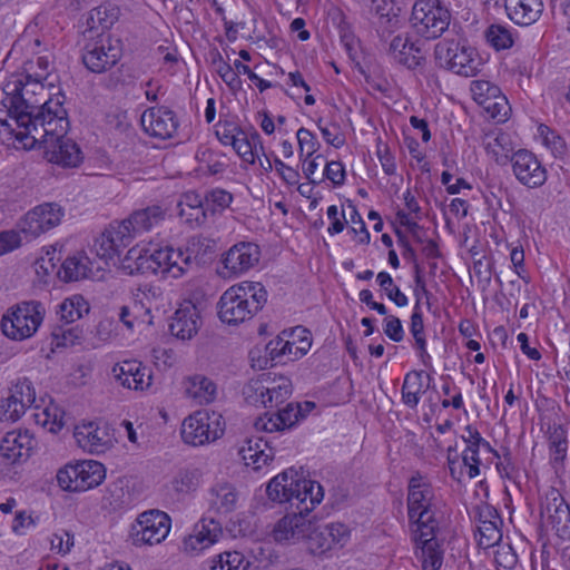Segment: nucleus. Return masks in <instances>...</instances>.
<instances>
[{
  "label": "nucleus",
  "instance_id": "1",
  "mask_svg": "<svg viewBox=\"0 0 570 570\" xmlns=\"http://www.w3.org/2000/svg\"><path fill=\"white\" fill-rule=\"evenodd\" d=\"M49 119L37 122L24 134L21 142L28 148H42L48 161L61 167H77L82 161V153L78 145L66 137L69 121L67 110L58 101L49 102Z\"/></svg>",
  "mask_w": 570,
  "mask_h": 570
},
{
  "label": "nucleus",
  "instance_id": "2",
  "mask_svg": "<svg viewBox=\"0 0 570 570\" xmlns=\"http://www.w3.org/2000/svg\"><path fill=\"white\" fill-rule=\"evenodd\" d=\"M4 98L2 105L8 110L9 119L2 121L14 132L16 138L24 140V134L33 128L39 127L37 122L48 120L49 102L58 101L63 106L62 97L57 95L53 98L41 101V99L31 92L29 88L23 86L22 76H12L3 86Z\"/></svg>",
  "mask_w": 570,
  "mask_h": 570
},
{
  "label": "nucleus",
  "instance_id": "3",
  "mask_svg": "<svg viewBox=\"0 0 570 570\" xmlns=\"http://www.w3.org/2000/svg\"><path fill=\"white\" fill-rule=\"evenodd\" d=\"M166 213V208L155 204L134 210L120 222H112L96 240L97 254L102 258L118 255L136 237L159 226L165 220Z\"/></svg>",
  "mask_w": 570,
  "mask_h": 570
},
{
  "label": "nucleus",
  "instance_id": "4",
  "mask_svg": "<svg viewBox=\"0 0 570 570\" xmlns=\"http://www.w3.org/2000/svg\"><path fill=\"white\" fill-rule=\"evenodd\" d=\"M406 507L411 533L428 535L439 530L440 501L430 481L419 472L409 480Z\"/></svg>",
  "mask_w": 570,
  "mask_h": 570
},
{
  "label": "nucleus",
  "instance_id": "5",
  "mask_svg": "<svg viewBox=\"0 0 570 570\" xmlns=\"http://www.w3.org/2000/svg\"><path fill=\"white\" fill-rule=\"evenodd\" d=\"M266 494L276 503H289L299 512H311L324 498L323 487L305 479L294 469L285 470L267 484Z\"/></svg>",
  "mask_w": 570,
  "mask_h": 570
},
{
  "label": "nucleus",
  "instance_id": "6",
  "mask_svg": "<svg viewBox=\"0 0 570 570\" xmlns=\"http://www.w3.org/2000/svg\"><path fill=\"white\" fill-rule=\"evenodd\" d=\"M267 291L258 282L244 281L227 288L218 302V317L228 325L252 320L266 304Z\"/></svg>",
  "mask_w": 570,
  "mask_h": 570
},
{
  "label": "nucleus",
  "instance_id": "7",
  "mask_svg": "<svg viewBox=\"0 0 570 570\" xmlns=\"http://www.w3.org/2000/svg\"><path fill=\"white\" fill-rule=\"evenodd\" d=\"M46 308L37 301L22 302L9 309L1 320L2 333L14 341H23L36 334L43 322Z\"/></svg>",
  "mask_w": 570,
  "mask_h": 570
},
{
  "label": "nucleus",
  "instance_id": "8",
  "mask_svg": "<svg viewBox=\"0 0 570 570\" xmlns=\"http://www.w3.org/2000/svg\"><path fill=\"white\" fill-rule=\"evenodd\" d=\"M434 56L440 67L463 77H474L482 66L475 49L454 40L438 42Z\"/></svg>",
  "mask_w": 570,
  "mask_h": 570
},
{
  "label": "nucleus",
  "instance_id": "9",
  "mask_svg": "<svg viewBox=\"0 0 570 570\" xmlns=\"http://www.w3.org/2000/svg\"><path fill=\"white\" fill-rule=\"evenodd\" d=\"M411 20L417 35L433 40L448 30L451 13L440 0H416L412 8Z\"/></svg>",
  "mask_w": 570,
  "mask_h": 570
},
{
  "label": "nucleus",
  "instance_id": "10",
  "mask_svg": "<svg viewBox=\"0 0 570 570\" xmlns=\"http://www.w3.org/2000/svg\"><path fill=\"white\" fill-rule=\"evenodd\" d=\"M82 62L92 72H104L112 68L121 57V43L109 32L86 37Z\"/></svg>",
  "mask_w": 570,
  "mask_h": 570
},
{
  "label": "nucleus",
  "instance_id": "11",
  "mask_svg": "<svg viewBox=\"0 0 570 570\" xmlns=\"http://www.w3.org/2000/svg\"><path fill=\"white\" fill-rule=\"evenodd\" d=\"M541 524L563 541L570 540V507L559 490L550 488L540 499Z\"/></svg>",
  "mask_w": 570,
  "mask_h": 570
},
{
  "label": "nucleus",
  "instance_id": "12",
  "mask_svg": "<svg viewBox=\"0 0 570 570\" xmlns=\"http://www.w3.org/2000/svg\"><path fill=\"white\" fill-rule=\"evenodd\" d=\"M222 419L216 412L196 411L183 422V440L194 446L217 440L224 433Z\"/></svg>",
  "mask_w": 570,
  "mask_h": 570
},
{
  "label": "nucleus",
  "instance_id": "13",
  "mask_svg": "<svg viewBox=\"0 0 570 570\" xmlns=\"http://www.w3.org/2000/svg\"><path fill=\"white\" fill-rule=\"evenodd\" d=\"M171 520L166 512L159 510L145 511L131 527V540L136 547L158 544L170 531Z\"/></svg>",
  "mask_w": 570,
  "mask_h": 570
},
{
  "label": "nucleus",
  "instance_id": "14",
  "mask_svg": "<svg viewBox=\"0 0 570 570\" xmlns=\"http://www.w3.org/2000/svg\"><path fill=\"white\" fill-rule=\"evenodd\" d=\"M30 27L26 32L13 43L8 53L7 59H17L20 53L27 51L31 55L22 62V67L29 77H38V79H46L49 75V67L51 61L48 56H42V41L39 38H31L29 33Z\"/></svg>",
  "mask_w": 570,
  "mask_h": 570
},
{
  "label": "nucleus",
  "instance_id": "15",
  "mask_svg": "<svg viewBox=\"0 0 570 570\" xmlns=\"http://www.w3.org/2000/svg\"><path fill=\"white\" fill-rule=\"evenodd\" d=\"M65 216L63 208L56 203H45L29 210L19 223L27 239L37 238L57 227Z\"/></svg>",
  "mask_w": 570,
  "mask_h": 570
},
{
  "label": "nucleus",
  "instance_id": "16",
  "mask_svg": "<svg viewBox=\"0 0 570 570\" xmlns=\"http://www.w3.org/2000/svg\"><path fill=\"white\" fill-rule=\"evenodd\" d=\"M261 259V248L252 242H238L222 256L224 276H240L254 268Z\"/></svg>",
  "mask_w": 570,
  "mask_h": 570
},
{
  "label": "nucleus",
  "instance_id": "17",
  "mask_svg": "<svg viewBox=\"0 0 570 570\" xmlns=\"http://www.w3.org/2000/svg\"><path fill=\"white\" fill-rule=\"evenodd\" d=\"M73 438L77 444L92 454L105 453L114 445V433L108 423L88 422L76 426Z\"/></svg>",
  "mask_w": 570,
  "mask_h": 570
},
{
  "label": "nucleus",
  "instance_id": "18",
  "mask_svg": "<svg viewBox=\"0 0 570 570\" xmlns=\"http://www.w3.org/2000/svg\"><path fill=\"white\" fill-rule=\"evenodd\" d=\"M223 534L220 524L212 518H203L193 528L190 534L184 538L181 550L195 557L218 542Z\"/></svg>",
  "mask_w": 570,
  "mask_h": 570
},
{
  "label": "nucleus",
  "instance_id": "19",
  "mask_svg": "<svg viewBox=\"0 0 570 570\" xmlns=\"http://www.w3.org/2000/svg\"><path fill=\"white\" fill-rule=\"evenodd\" d=\"M512 171L520 184L529 188L542 186L547 180V170L529 150L520 149L511 157Z\"/></svg>",
  "mask_w": 570,
  "mask_h": 570
},
{
  "label": "nucleus",
  "instance_id": "20",
  "mask_svg": "<svg viewBox=\"0 0 570 570\" xmlns=\"http://www.w3.org/2000/svg\"><path fill=\"white\" fill-rule=\"evenodd\" d=\"M140 122L147 135L161 140L173 138L179 126L176 114L164 106L146 109Z\"/></svg>",
  "mask_w": 570,
  "mask_h": 570
},
{
  "label": "nucleus",
  "instance_id": "21",
  "mask_svg": "<svg viewBox=\"0 0 570 570\" xmlns=\"http://www.w3.org/2000/svg\"><path fill=\"white\" fill-rule=\"evenodd\" d=\"M155 274L178 278L191 265V255L180 248L165 246L153 249Z\"/></svg>",
  "mask_w": 570,
  "mask_h": 570
},
{
  "label": "nucleus",
  "instance_id": "22",
  "mask_svg": "<svg viewBox=\"0 0 570 570\" xmlns=\"http://www.w3.org/2000/svg\"><path fill=\"white\" fill-rule=\"evenodd\" d=\"M462 440L465 443V449L462 452V463L466 468L468 476L474 479L480 475V465L482 463L480 454L489 453L493 455L495 450L472 425L465 428Z\"/></svg>",
  "mask_w": 570,
  "mask_h": 570
},
{
  "label": "nucleus",
  "instance_id": "23",
  "mask_svg": "<svg viewBox=\"0 0 570 570\" xmlns=\"http://www.w3.org/2000/svg\"><path fill=\"white\" fill-rule=\"evenodd\" d=\"M296 510L293 514L283 517L274 527L273 537L277 542H296L306 539L313 529V522L305 514Z\"/></svg>",
  "mask_w": 570,
  "mask_h": 570
},
{
  "label": "nucleus",
  "instance_id": "24",
  "mask_svg": "<svg viewBox=\"0 0 570 570\" xmlns=\"http://www.w3.org/2000/svg\"><path fill=\"white\" fill-rule=\"evenodd\" d=\"M116 380L125 387L144 391L151 385V371L136 360L124 361L112 367Z\"/></svg>",
  "mask_w": 570,
  "mask_h": 570
},
{
  "label": "nucleus",
  "instance_id": "25",
  "mask_svg": "<svg viewBox=\"0 0 570 570\" xmlns=\"http://www.w3.org/2000/svg\"><path fill=\"white\" fill-rule=\"evenodd\" d=\"M389 55L394 62L407 69H415L425 60L424 53L419 45L412 41L410 37L402 35H397L391 40Z\"/></svg>",
  "mask_w": 570,
  "mask_h": 570
},
{
  "label": "nucleus",
  "instance_id": "26",
  "mask_svg": "<svg viewBox=\"0 0 570 570\" xmlns=\"http://www.w3.org/2000/svg\"><path fill=\"white\" fill-rule=\"evenodd\" d=\"M304 417L303 406L298 403H288L274 414H265L255 422L257 430L274 432L289 429Z\"/></svg>",
  "mask_w": 570,
  "mask_h": 570
},
{
  "label": "nucleus",
  "instance_id": "27",
  "mask_svg": "<svg viewBox=\"0 0 570 570\" xmlns=\"http://www.w3.org/2000/svg\"><path fill=\"white\" fill-rule=\"evenodd\" d=\"M200 326V316L197 307L187 302L175 312L169 325L170 333L183 341L190 340L197 334Z\"/></svg>",
  "mask_w": 570,
  "mask_h": 570
},
{
  "label": "nucleus",
  "instance_id": "28",
  "mask_svg": "<svg viewBox=\"0 0 570 570\" xmlns=\"http://www.w3.org/2000/svg\"><path fill=\"white\" fill-rule=\"evenodd\" d=\"M436 532L428 535H416L411 533L412 540L416 546V558L422 563L423 570H439L443 561V552L436 540Z\"/></svg>",
  "mask_w": 570,
  "mask_h": 570
},
{
  "label": "nucleus",
  "instance_id": "29",
  "mask_svg": "<svg viewBox=\"0 0 570 570\" xmlns=\"http://www.w3.org/2000/svg\"><path fill=\"white\" fill-rule=\"evenodd\" d=\"M508 17L518 26L528 27L539 20L543 12L542 0H505Z\"/></svg>",
  "mask_w": 570,
  "mask_h": 570
},
{
  "label": "nucleus",
  "instance_id": "30",
  "mask_svg": "<svg viewBox=\"0 0 570 570\" xmlns=\"http://www.w3.org/2000/svg\"><path fill=\"white\" fill-rule=\"evenodd\" d=\"M483 145L487 154L499 165H505L515 153L512 135L501 130L487 134Z\"/></svg>",
  "mask_w": 570,
  "mask_h": 570
},
{
  "label": "nucleus",
  "instance_id": "31",
  "mask_svg": "<svg viewBox=\"0 0 570 570\" xmlns=\"http://www.w3.org/2000/svg\"><path fill=\"white\" fill-rule=\"evenodd\" d=\"M32 442V438L27 432H9L0 444V455L8 462L16 463L29 455Z\"/></svg>",
  "mask_w": 570,
  "mask_h": 570
},
{
  "label": "nucleus",
  "instance_id": "32",
  "mask_svg": "<svg viewBox=\"0 0 570 570\" xmlns=\"http://www.w3.org/2000/svg\"><path fill=\"white\" fill-rule=\"evenodd\" d=\"M328 21L337 29L341 43L344 46L347 55L352 58L356 53L358 40L354 33L353 26L344 11L337 7H332L327 12Z\"/></svg>",
  "mask_w": 570,
  "mask_h": 570
},
{
  "label": "nucleus",
  "instance_id": "33",
  "mask_svg": "<svg viewBox=\"0 0 570 570\" xmlns=\"http://www.w3.org/2000/svg\"><path fill=\"white\" fill-rule=\"evenodd\" d=\"M154 264L153 249L137 245L127 252L121 268L129 275L155 274Z\"/></svg>",
  "mask_w": 570,
  "mask_h": 570
},
{
  "label": "nucleus",
  "instance_id": "34",
  "mask_svg": "<svg viewBox=\"0 0 570 570\" xmlns=\"http://www.w3.org/2000/svg\"><path fill=\"white\" fill-rule=\"evenodd\" d=\"M183 384L186 395L198 404L210 403L216 396V384L204 375L188 376Z\"/></svg>",
  "mask_w": 570,
  "mask_h": 570
},
{
  "label": "nucleus",
  "instance_id": "35",
  "mask_svg": "<svg viewBox=\"0 0 570 570\" xmlns=\"http://www.w3.org/2000/svg\"><path fill=\"white\" fill-rule=\"evenodd\" d=\"M239 454L247 466L259 470L273 460L274 453L268 449V442L263 439L248 440L239 450Z\"/></svg>",
  "mask_w": 570,
  "mask_h": 570
},
{
  "label": "nucleus",
  "instance_id": "36",
  "mask_svg": "<svg viewBox=\"0 0 570 570\" xmlns=\"http://www.w3.org/2000/svg\"><path fill=\"white\" fill-rule=\"evenodd\" d=\"M77 464V492H83L98 487L106 476L105 466L94 460L76 462Z\"/></svg>",
  "mask_w": 570,
  "mask_h": 570
},
{
  "label": "nucleus",
  "instance_id": "37",
  "mask_svg": "<svg viewBox=\"0 0 570 570\" xmlns=\"http://www.w3.org/2000/svg\"><path fill=\"white\" fill-rule=\"evenodd\" d=\"M118 9L110 6H99L90 10L87 18L88 28L85 30V37L97 36L107 30L117 21Z\"/></svg>",
  "mask_w": 570,
  "mask_h": 570
},
{
  "label": "nucleus",
  "instance_id": "38",
  "mask_svg": "<svg viewBox=\"0 0 570 570\" xmlns=\"http://www.w3.org/2000/svg\"><path fill=\"white\" fill-rule=\"evenodd\" d=\"M265 382L267 394L265 400H267L268 407H278L292 395L293 385L288 377L272 376L271 373H267L265 374Z\"/></svg>",
  "mask_w": 570,
  "mask_h": 570
},
{
  "label": "nucleus",
  "instance_id": "39",
  "mask_svg": "<svg viewBox=\"0 0 570 570\" xmlns=\"http://www.w3.org/2000/svg\"><path fill=\"white\" fill-rule=\"evenodd\" d=\"M425 389L423 385V372L411 371L405 374L401 389L402 402L410 409H415L420 403Z\"/></svg>",
  "mask_w": 570,
  "mask_h": 570
},
{
  "label": "nucleus",
  "instance_id": "40",
  "mask_svg": "<svg viewBox=\"0 0 570 570\" xmlns=\"http://www.w3.org/2000/svg\"><path fill=\"white\" fill-rule=\"evenodd\" d=\"M203 479L198 468L185 466L179 469L171 479V488L177 494H189L196 491Z\"/></svg>",
  "mask_w": 570,
  "mask_h": 570
},
{
  "label": "nucleus",
  "instance_id": "41",
  "mask_svg": "<svg viewBox=\"0 0 570 570\" xmlns=\"http://www.w3.org/2000/svg\"><path fill=\"white\" fill-rule=\"evenodd\" d=\"M232 147L238 154V156L248 164H254L255 159L258 157L259 151H263L261 136L256 131L247 135L242 130L238 137L234 139Z\"/></svg>",
  "mask_w": 570,
  "mask_h": 570
},
{
  "label": "nucleus",
  "instance_id": "42",
  "mask_svg": "<svg viewBox=\"0 0 570 570\" xmlns=\"http://www.w3.org/2000/svg\"><path fill=\"white\" fill-rule=\"evenodd\" d=\"M309 332L303 327H295L292 333V340H285L284 361H294L304 356L311 348L312 342Z\"/></svg>",
  "mask_w": 570,
  "mask_h": 570
},
{
  "label": "nucleus",
  "instance_id": "43",
  "mask_svg": "<svg viewBox=\"0 0 570 570\" xmlns=\"http://www.w3.org/2000/svg\"><path fill=\"white\" fill-rule=\"evenodd\" d=\"M410 332L414 337L415 347L419 352V356L424 365H429L431 356L426 351V340L424 334V323L421 306L419 301L415 302L413 313L411 316Z\"/></svg>",
  "mask_w": 570,
  "mask_h": 570
},
{
  "label": "nucleus",
  "instance_id": "44",
  "mask_svg": "<svg viewBox=\"0 0 570 570\" xmlns=\"http://www.w3.org/2000/svg\"><path fill=\"white\" fill-rule=\"evenodd\" d=\"M89 312V305L86 299L80 295H73L62 301L57 309L60 321L65 324H70Z\"/></svg>",
  "mask_w": 570,
  "mask_h": 570
},
{
  "label": "nucleus",
  "instance_id": "45",
  "mask_svg": "<svg viewBox=\"0 0 570 570\" xmlns=\"http://www.w3.org/2000/svg\"><path fill=\"white\" fill-rule=\"evenodd\" d=\"M89 258L83 255H75L67 257L58 276L65 282H75L87 276Z\"/></svg>",
  "mask_w": 570,
  "mask_h": 570
},
{
  "label": "nucleus",
  "instance_id": "46",
  "mask_svg": "<svg viewBox=\"0 0 570 570\" xmlns=\"http://www.w3.org/2000/svg\"><path fill=\"white\" fill-rule=\"evenodd\" d=\"M11 400L26 411L36 401V391L32 383L27 379H18L17 382L9 389L8 395Z\"/></svg>",
  "mask_w": 570,
  "mask_h": 570
},
{
  "label": "nucleus",
  "instance_id": "47",
  "mask_svg": "<svg viewBox=\"0 0 570 570\" xmlns=\"http://www.w3.org/2000/svg\"><path fill=\"white\" fill-rule=\"evenodd\" d=\"M119 320L128 330H134L135 325L150 323L149 309L145 308L142 304L134 302L120 307Z\"/></svg>",
  "mask_w": 570,
  "mask_h": 570
},
{
  "label": "nucleus",
  "instance_id": "48",
  "mask_svg": "<svg viewBox=\"0 0 570 570\" xmlns=\"http://www.w3.org/2000/svg\"><path fill=\"white\" fill-rule=\"evenodd\" d=\"M501 518H495V521H482L481 523L478 524V531L480 534L479 546L481 548L488 549L501 541Z\"/></svg>",
  "mask_w": 570,
  "mask_h": 570
},
{
  "label": "nucleus",
  "instance_id": "49",
  "mask_svg": "<svg viewBox=\"0 0 570 570\" xmlns=\"http://www.w3.org/2000/svg\"><path fill=\"white\" fill-rule=\"evenodd\" d=\"M249 562L237 551H228L218 554L210 567V570H247Z\"/></svg>",
  "mask_w": 570,
  "mask_h": 570
},
{
  "label": "nucleus",
  "instance_id": "50",
  "mask_svg": "<svg viewBox=\"0 0 570 570\" xmlns=\"http://www.w3.org/2000/svg\"><path fill=\"white\" fill-rule=\"evenodd\" d=\"M204 200L206 213L209 212L214 215L224 212L230 206L233 195L223 188H213L206 191Z\"/></svg>",
  "mask_w": 570,
  "mask_h": 570
},
{
  "label": "nucleus",
  "instance_id": "51",
  "mask_svg": "<svg viewBox=\"0 0 570 570\" xmlns=\"http://www.w3.org/2000/svg\"><path fill=\"white\" fill-rule=\"evenodd\" d=\"M485 37L487 41L498 51L511 48L514 42L511 30L501 24H491Z\"/></svg>",
  "mask_w": 570,
  "mask_h": 570
},
{
  "label": "nucleus",
  "instance_id": "52",
  "mask_svg": "<svg viewBox=\"0 0 570 570\" xmlns=\"http://www.w3.org/2000/svg\"><path fill=\"white\" fill-rule=\"evenodd\" d=\"M493 456L498 459L495 466L501 478L508 479L512 481L514 484H518L520 470L515 464L510 451L508 449H504L502 453H499L495 450Z\"/></svg>",
  "mask_w": 570,
  "mask_h": 570
},
{
  "label": "nucleus",
  "instance_id": "53",
  "mask_svg": "<svg viewBox=\"0 0 570 570\" xmlns=\"http://www.w3.org/2000/svg\"><path fill=\"white\" fill-rule=\"evenodd\" d=\"M376 282L387 298L396 306L404 307L409 304L406 295L394 284L393 278L387 272H380L376 276Z\"/></svg>",
  "mask_w": 570,
  "mask_h": 570
},
{
  "label": "nucleus",
  "instance_id": "54",
  "mask_svg": "<svg viewBox=\"0 0 570 570\" xmlns=\"http://www.w3.org/2000/svg\"><path fill=\"white\" fill-rule=\"evenodd\" d=\"M265 389V374H263L259 379L249 381L245 385L243 394L248 403L253 405H263L264 407H268L267 400H265L267 397Z\"/></svg>",
  "mask_w": 570,
  "mask_h": 570
},
{
  "label": "nucleus",
  "instance_id": "55",
  "mask_svg": "<svg viewBox=\"0 0 570 570\" xmlns=\"http://www.w3.org/2000/svg\"><path fill=\"white\" fill-rule=\"evenodd\" d=\"M38 423L48 431L56 433L65 425V413L57 406H47L36 414Z\"/></svg>",
  "mask_w": 570,
  "mask_h": 570
},
{
  "label": "nucleus",
  "instance_id": "56",
  "mask_svg": "<svg viewBox=\"0 0 570 570\" xmlns=\"http://www.w3.org/2000/svg\"><path fill=\"white\" fill-rule=\"evenodd\" d=\"M470 91L475 102L479 105H485L493 98L499 97L501 90L498 86L487 80H474L471 82Z\"/></svg>",
  "mask_w": 570,
  "mask_h": 570
},
{
  "label": "nucleus",
  "instance_id": "57",
  "mask_svg": "<svg viewBox=\"0 0 570 570\" xmlns=\"http://www.w3.org/2000/svg\"><path fill=\"white\" fill-rule=\"evenodd\" d=\"M306 539L308 540V549L313 554H322L334 548L328 540L330 537L325 534V525L320 527L313 523V529Z\"/></svg>",
  "mask_w": 570,
  "mask_h": 570
},
{
  "label": "nucleus",
  "instance_id": "58",
  "mask_svg": "<svg viewBox=\"0 0 570 570\" xmlns=\"http://www.w3.org/2000/svg\"><path fill=\"white\" fill-rule=\"evenodd\" d=\"M216 72L222 78V80L232 89H238L240 87V79L238 77V71L235 67L230 66L227 61L223 59L220 53H217V58L213 60Z\"/></svg>",
  "mask_w": 570,
  "mask_h": 570
},
{
  "label": "nucleus",
  "instance_id": "59",
  "mask_svg": "<svg viewBox=\"0 0 570 570\" xmlns=\"http://www.w3.org/2000/svg\"><path fill=\"white\" fill-rule=\"evenodd\" d=\"M568 443L562 429H556L550 435V460L554 465L562 464L567 455Z\"/></svg>",
  "mask_w": 570,
  "mask_h": 570
},
{
  "label": "nucleus",
  "instance_id": "60",
  "mask_svg": "<svg viewBox=\"0 0 570 570\" xmlns=\"http://www.w3.org/2000/svg\"><path fill=\"white\" fill-rule=\"evenodd\" d=\"M482 106L489 116L498 122L507 121L511 112L508 99L501 94Z\"/></svg>",
  "mask_w": 570,
  "mask_h": 570
},
{
  "label": "nucleus",
  "instance_id": "61",
  "mask_svg": "<svg viewBox=\"0 0 570 570\" xmlns=\"http://www.w3.org/2000/svg\"><path fill=\"white\" fill-rule=\"evenodd\" d=\"M216 497L215 504L224 512L232 511L237 501L235 489L229 484H220L213 489Z\"/></svg>",
  "mask_w": 570,
  "mask_h": 570
},
{
  "label": "nucleus",
  "instance_id": "62",
  "mask_svg": "<svg viewBox=\"0 0 570 570\" xmlns=\"http://www.w3.org/2000/svg\"><path fill=\"white\" fill-rule=\"evenodd\" d=\"M296 137L299 146L301 157L305 156L311 158L320 147V142L315 135L311 130L302 127L297 130Z\"/></svg>",
  "mask_w": 570,
  "mask_h": 570
},
{
  "label": "nucleus",
  "instance_id": "63",
  "mask_svg": "<svg viewBox=\"0 0 570 570\" xmlns=\"http://www.w3.org/2000/svg\"><path fill=\"white\" fill-rule=\"evenodd\" d=\"M215 153L210 149H204L197 153V158L200 161V168L204 173L209 175H217L225 170L227 165L224 161L215 158Z\"/></svg>",
  "mask_w": 570,
  "mask_h": 570
},
{
  "label": "nucleus",
  "instance_id": "64",
  "mask_svg": "<svg viewBox=\"0 0 570 570\" xmlns=\"http://www.w3.org/2000/svg\"><path fill=\"white\" fill-rule=\"evenodd\" d=\"M179 208L185 207L195 212L196 225H202L206 222V208L204 197L196 194H187L184 199L178 204Z\"/></svg>",
  "mask_w": 570,
  "mask_h": 570
}]
</instances>
